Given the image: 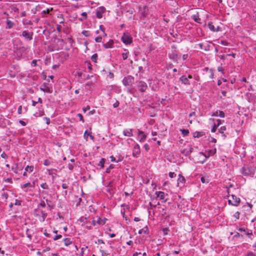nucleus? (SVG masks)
<instances>
[{
  "label": "nucleus",
  "mask_w": 256,
  "mask_h": 256,
  "mask_svg": "<svg viewBox=\"0 0 256 256\" xmlns=\"http://www.w3.org/2000/svg\"><path fill=\"white\" fill-rule=\"evenodd\" d=\"M106 11V8L103 6H100L96 9V16L98 18H102L103 16V14Z\"/></svg>",
  "instance_id": "obj_7"
},
{
  "label": "nucleus",
  "mask_w": 256,
  "mask_h": 256,
  "mask_svg": "<svg viewBox=\"0 0 256 256\" xmlns=\"http://www.w3.org/2000/svg\"><path fill=\"white\" fill-rule=\"evenodd\" d=\"M208 26L210 30L212 32H218L220 30V27L218 26L217 28L216 29L214 26L212 22H209L208 23Z\"/></svg>",
  "instance_id": "obj_19"
},
{
  "label": "nucleus",
  "mask_w": 256,
  "mask_h": 256,
  "mask_svg": "<svg viewBox=\"0 0 256 256\" xmlns=\"http://www.w3.org/2000/svg\"><path fill=\"white\" fill-rule=\"evenodd\" d=\"M121 40L124 44H130L132 42V38L128 33H124Z\"/></svg>",
  "instance_id": "obj_6"
},
{
  "label": "nucleus",
  "mask_w": 256,
  "mask_h": 256,
  "mask_svg": "<svg viewBox=\"0 0 256 256\" xmlns=\"http://www.w3.org/2000/svg\"><path fill=\"white\" fill-rule=\"evenodd\" d=\"M22 36L24 37L26 39L31 40L32 38V34L26 30L22 32Z\"/></svg>",
  "instance_id": "obj_15"
},
{
  "label": "nucleus",
  "mask_w": 256,
  "mask_h": 256,
  "mask_svg": "<svg viewBox=\"0 0 256 256\" xmlns=\"http://www.w3.org/2000/svg\"><path fill=\"white\" fill-rule=\"evenodd\" d=\"M114 165L112 164H110V166H109L108 168L106 170V173H110V170L111 169H112L114 168Z\"/></svg>",
  "instance_id": "obj_36"
},
{
  "label": "nucleus",
  "mask_w": 256,
  "mask_h": 256,
  "mask_svg": "<svg viewBox=\"0 0 256 256\" xmlns=\"http://www.w3.org/2000/svg\"><path fill=\"white\" fill-rule=\"evenodd\" d=\"M6 28H9V29L12 28L14 26V23L9 20H6Z\"/></svg>",
  "instance_id": "obj_25"
},
{
  "label": "nucleus",
  "mask_w": 256,
  "mask_h": 256,
  "mask_svg": "<svg viewBox=\"0 0 256 256\" xmlns=\"http://www.w3.org/2000/svg\"><path fill=\"white\" fill-rule=\"evenodd\" d=\"M50 164V162L48 160H44V164L46 166H48Z\"/></svg>",
  "instance_id": "obj_44"
},
{
  "label": "nucleus",
  "mask_w": 256,
  "mask_h": 256,
  "mask_svg": "<svg viewBox=\"0 0 256 256\" xmlns=\"http://www.w3.org/2000/svg\"><path fill=\"white\" fill-rule=\"evenodd\" d=\"M114 42L112 40H110L106 44H103V46L105 48H114Z\"/></svg>",
  "instance_id": "obj_16"
},
{
  "label": "nucleus",
  "mask_w": 256,
  "mask_h": 256,
  "mask_svg": "<svg viewBox=\"0 0 256 256\" xmlns=\"http://www.w3.org/2000/svg\"><path fill=\"white\" fill-rule=\"evenodd\" d=\"M180 80L184 84H186V85L190 84V82L188 78L186 76H182L180 78Z\"/></svg>",
  "instance_id": "obj_18"
},
{
  "label": "nucleus",
  "mask_w": 256,
  "mask_h": 256,
  "mask_svg": "<svg viewBox=\"0 0 256 256\" xmlns=\"http://www.w3.org/2000/svg\"><path fill=\"white\" fill-rule=\"evenodd\" d=\"M169 231L170 230L168 228H165L162 229V232L164 236L167 235Z\"/></svg>",
  "instance_id": "obj_41"
},
{
  "label": "nucleus",
  "mask_w": 256,
  "mask_h": 256,
  "mask_svg": "<svg viewBox=\"0 0 256 256\" xmlns=\"http://www.w3.org/2000/svg\"><path fill=\"white\" fill-rule=\"evenodd\" d=\"M217 128H218V126H216V124H214V126H213L211 130V132H215Z\"/></svg>",
  "instance_id": "obj_56"
},
{
  "label": "nucleus",
  "mask_w": 256,
  "mask_h": 256,
  "mask_svg": "<svg viewBox=\"0 0 256 256\" xmlns=\"http://www.w3.org/2000/svg\"><path fill=\"white\" fill-rule=\"evenodd\" d=\"M18 113L19 114H22L23 113L22 110V106H20L18 108Z\"/></svg>",
  "instance_id": "obj_52"
},
{
  "label": "nucleus",
  "mask_w": 256,
  "mask_h": 256,
  "mask_svg": "<svg viewBox=\"0 0 256 256\" xmlns=\"http://www.w3.org/2000/svg\"><path fill=\"white\" fill-rule=\"evenodd\" d=\"M62 237V236L61 234L56 235L54 238V240H56Z\"/></svg>",
  "instance_id": "obj_57"
},
{
  "label": "nucleus",
  "mask_w": 256,
  "mask_h": 256,
  "mask_svg": "<svg viewBox=\"0 0 256 256\" xmlns=\"http://www.w3.org/2000/svg\"><path fill=\"white\" fill-rule=\"evenodd\" d=\"M189 57V56L188 54H183L182 56V60H186Z\"/></svg>",
  "instance_id": "obj_60"
},
{
  "label": "nucleus",
  "mask_w": 256,
  "mask_h": 256,
  "mask_svg": "<svg viewBox=\"0 0 256 256\" xmlns=\"http://www.w3.org/2000/svg\"><path fill=\"white\" fill-rule=\"evenodd\" d=\"M255 168L250 165H244L241 168L240 172L244 176H252L254 174Z\"/></svg>",
  "instance_id": "obj_1"
},
{
  "label": "nucleus",
  "mask_w": 256,
  "mask_h": 256,
  "mask_svg": "<svg viewBox=\"0 0 256 256\" xmlns=\"http://www.w3.org/2000/svg\"><path fill=\"white\" fill-rule=\"evenodd\" d=\"M216 152V148H214V149H212V150H208V156H206L205 154H203V155L205 156L206 157V158H209L210 156H212V155H214Z\"/></svg>",
  "instance_id": "obj_23"
},
{
  "label": "nucleus",
  "mask_w": 256,
  "mask_h": 256,
  "mask_svg": "<svg viewBox=\"0 0 256 256\" xmlns=\"http://www.w3.org/2000/svg\"><path fill=\"white\" fill-rule=\"evenodd\" d=\"M34 216L37 217L40 222H44L48 214L44 210H40L39 208L34 210Z\"/></svg>",
  "instance_id": "obj_3"
},
{
  "label": "nucleus",
  "mask_w": 256,
  "mask_h": 256,
  "mask_svg": "<svg viewBox=\"0 0 256 256\" xmlns=\"http://www.w3.org/2000/svg\"><path fill=\"white\" fill-rule=\"evenodd\" d=\"M52 170L56 171V169H47V172H48V174L49 175H53L54 174H55V173L52 172Z\"/></svg>",
  "instance_id": "obj_47"
},
{
  "label": "nucleus",
  "mask_w": 256,
  "mask_h": 256,
  "mask_svg": "<svg viewBox=\"0 0 256 256\" xmlns=\"http://www.w3.org/2000/svg\"><path fill=\"white\" fill-rule=\"evenodd\" d=\"M124 52L122 54V56L124 60H126L128 58L129 55V52L128 50L124 49Z\"/></svg>",
  "instance_id": "obj_24"
},
{
  "label": "nucleus",
  "mask_w": 256,
  "mask_h": 256,
  "mask_svg": "<svg viewBox=\"0 0 256 256\" xmlns=\"http://www.w3.org/2000/svg\"><path fill=\"white\" fill-rule=\"evenodd\" d=\"M44 120H46V124L48 125L50 124V119L48 118L44 117Z\"/></svg>",
  "instance_id": "obj_61"
},
{
  "label": "nucleus",
  "mask_w": 256,
  "mask_h": 256,
  "mask_svg": "<svg viewBox=\"0 0 256 256\" xmlns=\"http://www.w3.org/2000/svg\"><path fill=\"white\" fill-rule=\"evenodd\" d=\"M199 47L202 50H208V49H207L206 48L204 47V44L202 43H200L198 44Z\"/></svg>",
  "instance_id": "obj_54"
},
{
  "label": "nucleus",
  "mask_w": 256,
  "mask_h": 256,
  "mask_svg": "<svg viewBox=\"0 0 256 256\" xmlns=\"http://www.w3.org/2000/svg\"><path fill=\"white\" fill-rule=\"evenodd\" d=\"M139 255H140V256H146V252H144V254H142V253L140 252H136L133 254V256H138Z\"/></svg>",
  "instance_id": "obj_40"
},
{
  "label": "nucleus",
  "mask_w": 256,
  "mask_h": 256,
  "mask_svg": "<svg viewBox=\"0 0 256 256\" xmlns=\"http://www.w3.org/2000/svg\"><path fill=\"white\" fill-rule=\"evenodd\" d=\"M37 60H34L31 62V66H36Z\"/></svg>",
  "instance_id": "obj_62"
},
{
  "label": "nucleus",
  "mask_w": 256,
  "mask_h": 256,
  "mask_svg": "<svg viewBox=\"0 0 256 256\" xmlns=\"http://www.w3.org/2000/svg\"><path fill=\"white\" fill-rule=\"evenodd\" d=\"M95 42H101L102 41V36H97L94 39Z\"/></svg>",
  "instance_id": "obj_43"
},
{
  "label": "nucleus",
  "mask_w": 256,
  "mask_h": 256,
  "mask_svg": "<svg viewBox=\"0 0 256 256\" xmlns=\"http://www.w3.org/2000/svg\"><path fill=\"white\" fill-rule=\"evenodd\" d=\"M44 234L46 236V237H48V238H50V234L48 233L47 232V231L46 230H45L44 232Z\"/></svg>",
  "instance_id": "obj_63"
},
{
  "label": "nucleus",
  "mask_w": 256,
  "mask_h": 256,
  "mask_svg": "<svg viewBox=\"0 0 256 256\" xmlns=\"http://www.w3.org/2000/svg\"><path fill=\"white\" fill-rule=\"evenodd\" d=\"M104 162H105V159L104 158H102L100 159V160L99 162L98 165V166H100L101 168H103L104 167Z\"/></svg>",
  "instance_id": "obj_32"
},
{
  "label": "nucleus",
  "mask_w": 256,
  "mask_h": 256,
  "mask_svg": "<svg viewBox=\"0 0 256 256\" xmlns=\"http://www.w3.org/2000/svg\"><path fill=\"white\" fill-rule=\"evenodd\" d=\"M50 248L49 246H45L44 248V250H43V252H48L49 250H50Z\"/></svg>",
  "instance_id": "obj_64"
},
{
  "label": "nucleus",
  "mask_w": 256,
  "mask_h": 256,
  "mask_svg": "<svg viewBox=\"0 0 256 256\" xmlns=\"http://www.w3.org/2000/svg\"><path fill=\"white\" fill-rule=\"evenodd\" d=\"M42 207V208H44L46 207V204L44 201H42L41 202L40 204L38 206V208H40V207Z\"/></svg>",
  "instance_id": "obj_49"
},
{
  "label": "nucleus",
  "mask_w": 256,
  "mask_h": 256,
  "mask_svg": "<svg viewBox=\"0 0 256 256\" xmlns=\"http://www.w3.org/2000/svg\"><path fill=\"white\" fill-rule=\"evenodd\" d=\"M240 212H236L234 214L233 216L236 219L238 220L240 218Z\"/></svg>",
  "instance_id": "obj_45"
},
{
  "label": "nucleus",
  "mask_w": 256,
  "mask_h": 256,
  "mask_svg": "<svg viewBox=\"0 0 256 256\" xmlns=\"http://www.w3.org/2000/svg\"><path fill=\"white\" fill-rule=\"evenodd\" d=\"M77 116H78V117H79L80 120V121H82V122H84V118H83V116H82V114H77Z\"/></svg>",
  "instance_id": "obj_58"
},
{
  "label": "nucleus",
  "mask_w": 256,
  "mask_h": 256,
  "mask_svg": "<svg viewBox=\"0 0 256 256\" xmlns=\"http://www.w3.org/2000/svg\"><path fill=\"white\" fill-rule=\"evenodd\" d=\"M134 78L133 76H125L122 80V84L126 86H132L134 84Z\"/></svg>",
  "instance_id": "obj_5"
},
{
  "label": "nucleus",
  "mask_w": 256,
  "mask_h": 256,
  "mask_svg": "<svg viewBox=\"0 0 256 256\" xmlns=\"http://www.w3.org/2000/svg\"><path fill=\"white\" fill-rule=\"evenodd\" d=\"M44 114V110H39V112H36L34 116H42Z\"/></svg>",
  "instance_id": "obj_33"
},
{
  "label": "nucleus",
  "mask_w": 256,
  "mask_h": 256,
  "mask_svg": "<svg viewBox=\"0 0 256 256\" xmlns=\"http://www.w3.org/2000/svg\"><path fill=\"white\" fill-rule=\"evenodd\" d=\"M148 231V227L146 226V227L144 228H143V229H141V230H139V232H138V233H139V234H142L143 232H144V233H147Z\"/></svg>",
  "instance_id": "obj_39"
},
{
  "label": "nucleus",
  "mask_w": 256,
  "mask_h": 256,
  "mask_svg": "<svg viewBox=\"0 0 256 256\" xmlns=\"http://www.w3.org/2000/svg\"><path fill=\"white\" fill-rule=\"evenodd\" d=\"M40 187L43 189H48V186L46 182H44L40 184Z\"/></svg>",
  "instance_id": "obj_38"
},
{
  "label": "nucleus",
  "mask_w": 256,
  "mask_h": 256,
  "mask_svg": "<svg viewBox=\"0 0 256 256\" xmlns=\"http://www.w3.org/2000/svg\"><path fill=\"white\" fill-rule=\"evenodd\" d=\"M106 220H107V219L106 218H102L98 217V219L96 221V223L98 225L103 226L106 224Z\"/></svg>",
  "instance_id": "obj_21"
},
{
  "label": "nucleus",
  "mask_w": 256,
  "mask_h": 256,
  "mask_svg": "<svg viewBox=\"0 0 256 256\" xmlns=\"http://www.w3.org/2000/svg\"><path fill=\"white\" fill-rule=\"evenodd\" d=\"M172 48L174 49L171 52L168 54V57L170 59L172 60L175 62H177L180 58V56L178 54V52L176 50V47L174 45L172 46Z\"/></svg>",
  "instance_id": "obj_4"
},
{
  "label": "nucleus",
  "mask_w": 256,
  "mask_h": 256,
  "mask_svg": "<svg viewBox=\"0 0 256 256\" xmlns=\"http://www.w3.org/2000/svg\"><path fill=\"white\" fill-rule=\"evenodd\" d=\"M246 256H256V253L252 251H248Z\"/></svg>",
  "instance_id": "obj_34"
},
{
  "label": "nucleus",
  "mask_w": 256,
  "mask_h": 256,
  "mask_svg": "<svg viewBox=\"0 0 256 256\" xmlns=\"http://www.w3.org/2000/svg\"><path fill=\"white\" fill-rule=\"evenodd\" d=\"M124 158L121 156L120 155H119L118 157V159L116 160V162H120L123 160Z\"/></svg>",
  "instance_id": "obj_55"
},
{
  "label": "nucleus",
  "mask_w": 256,
  "mask_h": 256,
  "mask_svg": "<svg viewBox=\"0 0 256 256\" xmlns=\"http://www.w3.org/2000/svg\"><path fill=\"white\" fill-rule=\"evenodd\" d=\"M98 55L97 54H94L91 57V60L94 63L97 62Z\"/></svg>",
  "instance_id": "obj_29"
},
{
  "label": "nucleus",
  "mask_w": 256,
  "mask_h": 256,
  "mask_svg": "<svg viewBox=\"0 0 256 256\" xmlns=\"http://www.w3.org/2000/svg\"><path fill=\"white\" fill-rule=\"evenodd\" d=\"M52 10V8H47L46 10H44L42 11V17H46V14H49L50 12V11Z\"/></svg>",
  "instance_id": "obj_30"
},
{
  "label": "nucleus",
  "mask_w": 256,
  "mask_h": 256,
  "mask_svg": "<svg viewBox=\"0 0 256 256\" xmlns=\"http://www.w3.org/2000/svg\"><path fill=\"white\" fill-rule=\"evenodd\" d=\"M180 130L182 132V134L183 136H186L189 134V130H188L182 129Z\"/></svg>",
  "instance_id": "obj_31"
},
{
  "label": "nucleus",
  "mask_w": 256,
  "mask_h": 256,
  "mask_svg": "<svg viewBox=\"0 0 256 256\" xmlns=\"http://www.w3.org/2000/svg\"><path fill=\"white\" fill-rule=\"evenodd\" d=\"M226 130V127L225 126H221L218 130L220 134H224V132Z\"/></svg>",
  "instance_id": "obj_37"
},
{
  "label": "nucleus",
  "mask_w": 256,
  "mask_h": 256,
  "mask_svg": "<svg viewBox=\"0 0 256 256\" xmlns=\"http://www.w3.org/2000/svg\"><path fill=\"white\" fill-rule=\"evenodd\" d=\"M32 186L30 182H27L24 184L21 185V188L22 189H24V191L26 192L28 191V190L27 189L25 190V188H28V187H32Z\"/></svg>",
  "instance_id": "obj_27"
},
{
  "label": "nucleus",
  "mask_w": 256,
  "mask_h": 256,
  "mask_svg": "<svg viewBox=\"0 0 256 256\" xmlns=\"http://www.w3.org/2000/svg\"><path fill=\"white\" fill-rule=\"evenodd\" d=\"M15 206H20L22 204V200L16 199L15 200V202L14 203Z\"/></svg>",
  "instance_id": "obj_42"
},
{
  "label": "nucleus",
  "mask_w": 256,
  "mask_h": 256,
  "mask_svg": "<svg viewBox=\"0 0 256 256\" xmlns=\"http://www.w3.org/2000/svg\"><path fill=\"white\" fill-rule=\"evenodd\" d=\"M132 131V128H126L123 130V134L124 136L130 137L133 136Z\"/></svg>",
  "instance_id": "obj_14"
},
{
  "label": "nucleus",
  "mask_w": 256,
  "mask_h": 256,
  "mask_svg": "<svg viewBox=\"0 0 256 256\" xmlns=\"http://www.w3.org/2000/svg\"><path fill=\"white\" fill-rule=\"evenodd\" d=\"M86 66H88V68L90 70H92V65L90 64V62H86Z\"/></svg>",
  "instance_id": "obj_50"
},
{
  "label": "nucleus",
  "mask_w": 256,
  "mask_h": 256,
  "mask_svg": "<svg viewBox=\"0 0 256 256\" xmlns=\"http://www.w3.org/2000/svg\"><path fill=\"white\" fill-rule=\"evenodd\" d=\"M63 242H64V245L66 246H70L72 244V240L70 238H64Z\"/></svg>",
  "instance_id": "obj_20"
},
{
  "label": "nucleus",
  "mask_w": 256,
  "mask_h": 256,
  "mask_svg": "<svg viewBox=\"0 0 256 256\" xmlns=\"http://www.w3.org/2000/svg\"><path fill=\"white\" fill-rule=\"evenodd\" d=\"M34 170V166H27L25 168L24 170L27 172L28 173L32 172Z\"/></svg>",
  "instance_id": "obj_26"
},
{
  "label": "nucleus",
  "mask_w": 256,
  "mask_h": 256,
  "mask_svg": "<svg viewBox=\"0 0 256 256\" xmlns=\"http://www.w3.org/2000/svg\"><path fill=\"white\" fill-rule=\"evenodd\" d=\"M194 20L196 22H198V23H200V18H199L198 16H194Z\"/></svg>",
  "instance_id": "obj_48"
},
{
  "label": "nucleus",
  "mask_w": 256,
  "mask_h": 256,
  "mask_svg": "<svg viewBox=\"0 0 256 256\" xmlns=\"http://www.w3.org/2000/svg\"><path fill=\"white\" fill-rule=\"evenodd\" d=\"M186 179L184 176H183L182 174H180L178 175V184L181 185V186H184L186 182Z\"/></svg>",
  "instance_id": "obj_13"
},
{
  "label": "nucleus",
  "mask_w": 256,
  "mask_h": 256,
  "mask_svg": "<svg viewBox=\"0 0 256 256\" xmlns=\"http://www.w3.org/2000/svg\"><path fill=\"white\" fill-rule=\"evenodd\" d=\"M84 136L86 140H88V136H90L92 140L94 139V136L92 134H90V133H88V130H86L84 132Z\"/></svg>",
  "instance_id": "obj_28"
},
{
  "label": "nucleus",
  "mask_w": 256,
  "mask_h": 256,
  "mask_svg": "<svg viewBox=\"0 0 256 256\" xmlns=\"http://www.w3.org/2000/svg\"><path fill=\"white\" fill-rule=\"evenodd\" d=\"M88 248V246H85V245H84L82 248H81V252H80V254L83 256L84 254V252L86 250V249H87Z\"/></svg>",
  "instance_id": "obj_35"
},
{
  "label": "nucleus",
  "mask_w": 256,
  "mask_h": 256,
  "mask_svg": "<svg viewBox=\"0 0 256 256\" xmlns=\"http://www.w3.org/2000/svg\"><path fill=\"white\" fill-rule=\"evenodd\" d=\"M68 169L70 170V171H72L73 170V168H74V166L72 164H68Z\"/></svg>",
  "instance_id": "obj_59"
},
{
  "label": "nucleus",
  "mask_w": 256,
  "mask_h": 256,
  "mask_svg": "<svg viewBox=\"0 0 256 256\" xmlns=\"http://www.w3.org/2000/svg\"><path fill=\"white\" fill-rule=\"evenodd\" d=\"M155 194L158 200H162L164 202H166V196L167 195V194H166L164 192L161 191L156 192Z\"/></svg>",
  "instance_id": "obj_10"
},
{
  "label": "nucleus",
  "mask_w": 256,
  "mask_h": 256,
  "mask_svg": "<svg viewBox=\"0 0 256 256\" xmlns=\"http://www.w3.org/2000/svg\"><path fill=\"white\" fill-rule=\"evenodd\" d=\"M138 134L140 136L139 141L140 142H144L146 138V136L142 131L140 130H138Z\"/></svg>",
  "instance_id": "obj_17"
},
{
  "label": "nucleus",
  "mask_w": 256,
  "mask_h": 256,
  "mask_svg": "<svg viewBox=\"0 0 256 256\" xmlns=\"http://www.w3.org/2000/svg\"><path fill=\"white\" fill-rule=\"evenodd\" d=\"M82 33L84 36L86 37L90 35V32L88 30H83Z\"/></svg>",
  "instance_id": "obj_46"
},
{
  "label": "nucleus",
  "mask_w": 256,
  "mask_h": 256,
  "mask_svg": "<svg viewBox=\"0 0 256 256\" xmlns=\"http://www.w3.org/2000/svg\"><path fill=\"white\" fill-rule=\"evenodd\" d=\"M140 153V146L138 144H134L132 150V156L134 158H138Z\"/></svg>",
  "instance_id": "obj_8"
},
{
  "label": "nucleus",
  "mask_w": 256,
  "mask_h": 256,
  "mask_svg": "<svg viewBox=\"0 0 256 256\" xmlns=\"http://www.w3.org/2000/svg\"><path fill=\"white\" fill-rule=\"evenodd\" d=\"M204 135V132H202H202L196 131V132H194L193 134V136L194 138H199L200 137H202Z\"/></svg>",
  "instance_id": "obj_22"
},
{
  "label": "nucleus",
  "mask_w": 256,
  "mask_h": 256,
  "mask_svg": "<svg viewBox=\"0 0 256 256\" xmlns=\"http://www.w3.org/2000/svg\"><path fill=\"white\" fill-rule=\"evenodd\" d=\"M168 175L170 178H174L176 176V174L174 172H170Z\"/></svg>",
  "instance_id": "obj_51"
},
{
  "label": "nucleus",
  "mask_w": 256,
  "mask_h": 256,
  "mask_svg": "<svg viewBox=\"0 0 256 256\" xmlns=\"http://www.w3.org/2000/svg\"><path fill=\"white\" fill-rule=\"evenodd\" d=\"M228 195L227 196L228 198V204L234 206H238L240 202V200L234 194H230L228 190Z\"/></svg>",
  "instance_id": "obj_2"
},
{
  "label": "nucleus",
  "mask_w": 256,
  "mask_h": 256,
  "mask_svg": "<svg viewBox=\"0 0 256 256\" xmlns=\"http://www.w3.org/2000/svg\"><path fill=\"white\" fill-rule=\"evenodd\" d=\"M212 116H219L220 118H224L225 117V114L224 112L223 111L220 110H216V112H214L212 114Z\"/></svg>",
  "instance_id": "obj_12"
},
{
  "label": "nucleus",
  "mask_w": 256,
  "mask_h": 256,
  "mask_svg": "<svg viewBox=\"0 0 256 256\" xmlns=\"http://www.w3.org/2000/svg\"><path fill=\"white\" fill-rule=\"evenodd\" d=\"M22 165L18 163L15 164L12 167V170L16 174H17L18 171L22 170Z\"/></svg>",
  "instance_id": "obj_11"
},
{
  "label": "nucleus",
  "mask_w": 256,
  "mask_h": 256,
  "mask_svg": "<svg viewBox=\"0 0 256 256\" xmlns=\"http://www.w3.org/2000/svg\"><path fill=\"white\" fill-rule=\"evenodd\" d=\"M138 90L140 92H144L146 91V89L148 88V86L145 82L140 81L138 82Z\"/></svg>",
  "instance_id": "obj_9"
},
{
  "label": "nucleus",
  "mask_w": 256,
  "mask_h": 256,
  "mask_svg": "<svg viewBox=\"0 0 256 256\" xmlns=\"http://www.w3.org/2000/svg\"><path fill=\"white\" fill-rule=\"evenodd\" d=\"M81 16H82V18L85 20L88 18L87 14L86 12H83L82 13Z\"/></svg>",
  "instance_id": "obj_53"
}]
</instances>
